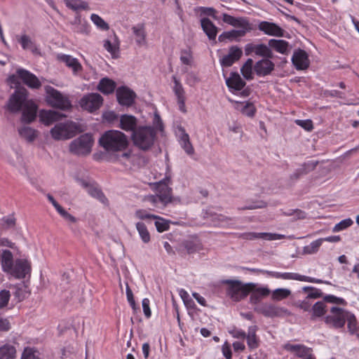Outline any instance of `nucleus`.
Wrapping results in <instances>:
<instances>
[{
	"instance_id": "69168bd1",
	"label": "nucleus",
	"mask_w": 359,
	"mask_h": 359,
	"mask_svg": "<svg viewBox=\"0 0 359 359\" xmlns=\"http://www.w3.org/2000/svg\"><path fill=\"white\" fill-rule=\"evenodd\" d=\"M102 118L109 123H113L118 120V115L113 111H108L102 114Z\"/></svg>"
},
{
	"instance_id": "4d7b16f0",
	"label": "nucleus",
	"mask_w": 359,
	"mask_h": 359,
	"mask_svg": "<svg viewBox=\"0 0 359 359\" xmlns=\"http://www.w3.org/2000/svg\"><path fill=\"white\" fill-rule=\"evenodd\" d=\"M132 29L133 34L139 38L136 41L137 43L140 44L142 41H144L145 40L146 34L143 25H138L137 27H133Z\"/></svg>"
},
{
	"instance_id": "1a4fd4ad",
	"label": "nucleus",
	"mask_w": 359,
	"mask_h": 359,
	"mask_svg": "<svg viewBox=\"0 0 359 359\" xmlns=\"http://www.w3.org/2000/svg\"><path fill=\"white\" fill-rule=\"evenodd\" d=\"M46 91L47 93L46 100L52 107L62 110L69 109L72 107L69 100L59 90L50 86H47Z\"/></svg>"
},
{
	"instance_id": "c756f323",
	"label": "nucleus",
	"mask_w": 359,
	"mask_h": 359,
	"mask_svg": "<svg viewBox=\"0 0 359 359\" xmlns=\"http://www.w3.org/2000/svg\"><path fill=\"white\" fill-rule=\"evenodd\" d=\"M245 36V31L244 30H237V29H232L228 32H224L222 33L219 37L218 40L219 42H226L229 41H233L236 40L238 41V38L243 37Z\"/></svg>"
},
{
	"instance_id": "20e7f679",
	"label": "nucleus",
	"mask_w": 359,
	"mask_h": 359,
	"mask_svg": "<svg viewBox=\"0 0 359 359\" xmlns=\"http://www.w3.org/2000/svg\"><path fill=\"white\" fill-rule=\"evenodd\" d=\"M222 283L227 285L226 294L235 302H239L245 298L254 290V283H243L241 280L226 279Z\"/></svg>"
},
{
	"instance_id": "f03ea898",
	"label": "nucleus",
	"mask_w": 359,
	"mask_h": 359,
	"mask_svg": "<svg viewBox=\"0 0 359 359\" xmlns=\"http://www.w3.org/2000/svg\"><path fill=\"white\" fill-rule=\"evenodd\" d=\"M1 269L9 278L20 280L30 277L32 264L27 259H14L9 250H4L1 253Z\"/></svg>"
},
{
	"instance_id": "f257e3e1",
	"label": "nucleus",
	"mask_w": 359,
	"mask_h": 359,
	"mask_svg": "<svg viewBox=\"0 0 359 359\" xmlns=\"http://www.w3.org/2000/svg\"><path fill=\"white\" fill-rule=\"evenodd\" d=\"M99 143L108 152L123 151L121 154H112L105 156L108 161L121 162L122 158L128 160L131 156V151H126L129 144L127 136L119 130L106 131L100 138Z\"/></svg>"
},
{
	"instance_id": "0e129e2a",
	"label": "nucleus",
	"mask_w": 359,
	"mask_h": 359,
	"mask_svg": "<svg viewBox=\"0 0 359 359\" xmlns=\"http://www.w3.org/2000/svg\"><path fill=\"white\" fill-rule=\"evenodd\" d=\"M296 123L302 127L304 129H305L307 131H311L313 128V124L311 120L306 119V120H296Z\"/></svg>"
},
{
	"instance_id": "49530a36",
	"label": "nucleus",
	"mask_w": 359,
	"mask_h": 359,
	"mask_svg": "<svg viewBox=\"0 0 359 359\" xmlns=\"http://www.w3.org/2000/svg\"><path fill=\"white\" fill-rule=\"evenodd\" d=\"M241 111L243 114L246 115L249 117H253L256 113V108L252 102H241Z\"/></svg>"
},
{
	"instance_id": "ddd939ff",
	"label": "nucleus",
	"mask_w": 359,
	"mask_h": 359,
	"mask_svg": "<svg viewBox=\"0 0 359 359\" xmlns=\"http://www.w3.org/2000/svg\"><path fill=\"white\" fill-rule=\"evenodd\" d=\"M116 95L118 103L121 106L127 107L133 105L137 97L136 93L126 86L116 88Z\"/></svg>"
},
{
	"instance_id": "e2e57ef3",
	"label": "nucleus",
	"mask_w": 359,
	"mask_h": 359,
	"mask_svg": "<svg viewBox=\"0 0 359 359\" xmlns=\"http://www.w3.org/2000/svg\"><path fill=\"white\" fill-rule=\"evenodd\" d=\"M191 50L189 48L182 50L180 60L182 64L186 65H189L191 63Z\"/></svg>"
},
{
	"instance_id": "3c124183",
	"label": "nucleus",
	"mask_w": 359,
	"mask_h": 359,
	"mask_svg": "<svg viewBox=\"0 0 359 359\" xmlns=\"http://www.w3.org/2000/svg\"><path fill=\"white\" fill-rule=\"evenodd\" d=\"M74 32L88 35L90 32V25L85 20H82L81 22L76 26L72 27Z\"/></svg>"
},
{
	"instance_id": "393cba45",
	"label": "nucleus",
	"mask_w": 359,
	"mask_h": 359,
	"mask_svg": "<svg viewBox=\"0 0 359 359\" xmlns=\"http://www.w3.org/2000/svg\"><path fill=\"white\" fill-rule=\"evenodd\" d=\"M201 25L203 31L205 33L210 40L216 39L218 28L208 18H203L201 20Z\"/></svg>"
},
{
	"instance_id": "4be33fe9",
	"label": "nucleus",
	"mask_w": 359,
	"mask_h": 359,
	"mask_svg": "<svg viewBox=\"0 0 359 359\" xmlns=\"http://www.w3.org/2000/svg\"><path fill=\"white\" fill-rule=\"evenodd\" d=\"M137 125V119L135 116L129 114H123L120 116V124L119 127L126 131V132H132L137 129L138 126Z\"/></svg>"
},
{
	"instance_id": "79ce46f5",
	"label": "nucleus",
	"mask_w": 359,
	"mask_h": 359,
	"mask_svg": "<svg viewBox=\"0 0 359 359\" xmlns=\"http://www.w3.org/2000/svg\"><path fill=\"white\" fill-rule=\"evenodd\" d=\"M233 27L241 28L240 30H244L245 35L248 32H250L252 29V24L248 19L243 17L236 18Z\"/></svg>"
},
{
	"instance_id": "a19ab883",
	"label": "nucleus",
	"mask_w": 359,
	"mask_h": 359,
	"mask_svg": "<svg viewBox=\"0 0 359 359\" xmlns=\"http://www.w3.org/2000/svg\"><path fill=\"white\" fill-rule=\"evenodd\" d=\"M136 229L143 243H149L151 241V236L145 224L140 222H137Z\"/></svg>"
},
{
	"instance_id": "4c0bfd02",
	"label": "nucleus",
	"mask_w": 359,
	"mask_h": 359,
	"mask_svg": "<svg viewBox=\"0 0 359 359\" xmlns=\"http://www.w3.org/2000/svg\"><path fill=\"white\" fill-rule=\"evenodd\" d=\"M316 163H304L301 168L297 169L290 176L293 180H298L301 176L306 175L316 168Z\"/></svg>"
},
{
	"instance_id": "a18cd8bd",
	"label": "nucleus",
	"mask_w": 359,
	"mask_h": 359,
	"mask_svg": "<svg viewBox=\"0 0 359 359\" xmlns=\"http://www.w3.org/2000/svg\"><path fill=\"white\" fill-rule=\"evenodd\" d=\"M172 79L174 82L173 91L177 97V100L186 98L185 91L180 81L177 79L175 76H172Z\"/></svg>"
},
{
	"instance_id": "2eb2a0df",
	"label": "nucleus",
	"mask_w": 359,
	"mask_h": 359,
	"mask_svg": "<svg viewBox=\"0 0 359 359\" xmlns=\"http://www.w3.org/2000/svg\"><path fill=\"white\" fill-rule=\"evenodd\" d=\"M202 249V243L196 236H190L183 240L180 244V250H185L189 255L198 252Z\"/></svg>"
},
{
	"instance_id": "774afa93",
	"label": "nucleus",
	"mask_w": 359,
	"mask_h": 359,
	"mask_svg": "<svg viewBox=\"0 0 359 359\" xmlns=\"http://www.w3.org/2000/svg\"><path fill=\"white\" fill-rule=\"evenodd\" d=\"M229 332L233 338L244 339L246 337V333L244 331L235 327L229 330Z\"/></svg>"
},
{
	"instance_id": "f8f14e48",
	"label": "nucleus",
	"mask_w": 359,
	"mask_h": 359,
	"mask_svg": "<svg viewBox=\"0 0 359 359\" xmlns=\"http://www.w3.org/2000/svg\"><path fill=\"white\" fill-rule=\"evenodd\" d=\"M103 97L97 93L84 95L79 100L81 107L88 112H94L99 109L103 104Z\"/></svg>"
},
{
	"instance_id": "f704fd0d",
	"label": "nucleus",
	"mask_w": 359,
	"mask_h": 359,
	"mask_svg": "<svg viewBox=\"0 0 359 359\" xmlns=\"http://www.w3.org/2000/svg\"><path fill=\"white\" fill-rule=\"evenodd\" d=\"M114 41L111 43V41L109 39H106L104 41L103 46L104 48L111 53L112 57H117V54L119 52V41L117 36L114 33Z\"/></svg>"
},
{
	"instance_id": "c9c22d12",
	"label": "nucleus",
	"mask_w": 359,
	"mask_h": 359,
	"mask_svg": "<svg viewBox=\"0 0 359 359\" xmlns=\"http://www.w3.org/2000/svg\"><path fill=\"white\" fill-rule=\"evenodd\" d=\"M182 135L180 137V144L184 151L189 156L194 154V149L190 142L189 135L185 132L184 128L181 129Z\"/></svg>"
},
{
	"instance_id": "9b49d317",
	"label": "nucleus",
	"mask_w": 359,
	"mask_h": 359,
	"mask_svg": "<svg viewBox=\"0 0 359 359\" xmlns=\"http://www.w3.org/2000/svg\"><path fill=\"white\" fill-rule=\"evenodd\" d=\"M330 313V315L325 316V323L334 329L343 328L346 324L348 311L339 307L332 306Z\"/></svg>"
},
{
	"instance_id": "bf43d9fd",
	"label": "nucleus",
	"mask_w": 359,
	"mask_h": 359,
	"mask_svg": "<svg viewBox=\"0 0 359 359\" xmlns=\"http://www.w3.org/2000/svg\"><path fill=\"white\" fill-rule=\"evenodd\" d=\"M323 300L326 302L332 303V304H341V305H346V302L344 299L341 297H337L332 294H327L323 297Z\"/></svg>"
},
{
	"instance_id": "13d9d810",
	"label": "nucleus",
	"mask_w": 359,
	"mask_h": 359,
	"mask_svg": "<svg viewBox=\"0 0 359 359\" xmlns=\"http://www.w3.org/2000/svg\"><path fill=\"white\" fill-rule=\"evenodd\" d=\"M135 217L140 219H154L156 218H158V215H155L153 214L149 213L147 210L143 209H140L135 211Z\"/></svg>"
},
{
	"instance_id": "8fccbe9b",
	"label": "nucleus",
	"mask_w": 359,
	"mask_h": 359,
	"mask_svg": "<svg viewBox=\"0 0 359 359\" xmlns=\"http://www.w3.org/2000/svg\"><path fill=\"white\" fill-rule=\"evenodd\" d=\"M67 6L73 11H78L80 9L82 10H88L89 6L86 1H83L80 0H73L72 2H67L66 4Z\"/></svg>"
},
{
	"instance_id": "473e14b6",
	"label": "nucleus",
	"mask_w": 359,
	"mask_h": 359,
	"mask_svg": "<svg viewBox=\"0 0 359 359\" xmlns=\"http://www.w3.org/2000/svg\"><path fill=\"white\" fill-rule=\"evenodd\" d=\"M15 291L13 293L15 298L18 302H20L27 299L31 294V291L27 284L16 285L15 287Z\"/></svg>"
},
{
	"instance_id": "6e6552de",
	"label": "nucleus",
	"mask_w": 359,
	"mask_h": 359,
	"mask_svg": "<svg viewBox=\"0 0 359 359\" xmlns=\"http://www.w3.org/2000/svg\"><path fill=\"white\" fill-rule=\"evenodd\" d=\"M93 138L89 133H85L74 140L69 144V151L76 156H87L91 152Z\"/></svg>"
},
{
	"instance_id": "09e8293b",
	"label": "nucleus",
	"mask_w": 359,
	"mask_h": 359,
	"mask_svg": "<svg viewBox=\"0 0 359 359\" xmlns=\"http://www.w3.org/2000/svg\"><path fill=\"white\" fill-rule=\"evenodd\" d=\"M291 294V291L285 288H278L272 292V299L276 301L287 298Z\"/></svg>"
},
{
	"instance_id": "c03bdc74",
	"label": "nucleus",
	"mask_w": 359,
	"mask_h": 359,
	"mask_svg": "<svg viewBox=\"0 0 359 359\" xmlns=\"http://www.w3.org/2000/svg\"><path fill=\"white\" fill-rule=\"evenodd\" d=\"M252 66H253L252 59L248 58L241 69V72L243 77L247 80H251L253 79Z\"/></svg>"
},
{
	"instance_id": "680f3d73",
	"label": "nucleus",
	"mask_w": 359,
	"mask_h": 359,
	"mask_svg": "<svg viewBox=\"0 0 359 359\" xmlns=\"http://www.w3.org/2000/svg\"><path fill=\"white\" fill-rule=\"evenodd\" d=\"M267 206V203L264 201H258L255 202L253 204L246 205L242 208H238L239 210H254L258 208H264Z\"/></svg>"
},
{
	"instance_id": "72a5a7b5",
	"label": "nucleus",
	"mask_w": 359,
	"mask_h": 359,
	"mask_svg": "<svg viewBox=\"0 0 359 359\" xmlns=\"http://www.w3.org/2000/svg\"><path fill=\"white\" fill-rule=\"evenodd\" d=\"M88 188V193L93 198L97 199L102 203L104 205L109 204V201L105 196L102 191L95 185H86Z\"/></svg>"
},
{
	"instance_id": "864d4df0",
	"label": "nucleus",
	"mask_w": 359,
	"mask_h": 359,
	"mask_svg": "<svg viewBox=\"0 0 359 359\" xmlns=\"http://www.w3.org/2000/svg\"><path fill=\"white\" fill-rule=\"evenodd\" d=\"M90 19L93 22L102 30H108L109 29V25L98 15L92 14Z\"/></svg>"
},
{
	"instance_id": "58836bf2",
	"label": "nucleus",
	"mask_w": 359,
	"mask_h": 359,
	"mask_svg": "<svg viewBox=\"0 0 359 359\" xmlns=\"http://www.w3.org/2000/svg\"><path fill=\"white\" fill-rule=\"evenodd\" d=\"M16 349L13 345L6 344L0 347V359H15Z\"/></svg>"
},
{
	"instance_id": "6e6d98bb",
	"label": "nucleus",
	"mask_w": 359,
	"mask_h": 359,
	"mask_svg": "<svg viewBox=\"0 0 359 359\" xmlns=\"http://www.w3.org/2000/svg\"><path fill=\"white\" fill-rule=\"evenodd\" d=\"M353 224V221L351 218H347L337 223L332 229L333 232H339L343 231Z\"/></svg>"
},
{
	"instance_id": "bb28decb",
	"label": "nucleus",
	"mask_w": 359,
	"mask_h": 359,
	"mask_svg": "<svg viewBox=\"0 0 359 359\" xmlns=\"http://www.w3.org/2000/svg\"><path fill=\"white\" fill-rule=\"evenodd\" d=\"M268 45L270 49H273L276 52L287 55L289 52V43L283 39H271L269 40Z\"/></svg>"
},
{
	"instance_id": "7c9ffc66",
	"label": "nucleus",
	"mask_w": 359,
	"mask_h": 359,
	"mask_svg": "<svg viewBox=\"0 0 359 359\" xmlns=\"http://www.w3.org/2000/svg\"><path fill=\"white\" fill-rule=\"evenodd\" d=\"M20 136L27 142H33L38 136V131L29 126H22L18 128Z\"/></svg>"
},
{
	"instance_id": "c85d7f7f",
	"label": "nucleus",
	"mask_w": 359,
	"mask_h": 359,
	"mask_svg": "<svg viewBox=\"0 0 359 359\" xmlns=\"http://www.w3.org/2000/svg\"><path fill=\"white\" fill-rule=\"evenodd\" d=\"M116 86L115 81L106 77L100 81L97 88L102 93L109 95L114 91Z\"/></svg>"
},
{
	"instance_id": "39448f33",
	"label": "nucleus",
	"mask_w": 359,
	"mask_h": 359,
	"mask_svg": "<svg viewBox=\"0 0 359 359\" xmlns=\"http://www.w3.org/2000/svg\"><path fill=\"white\" fill-rule=\"evenodd\" d=\"M20 80L32 89H39L41 86V82L37 76L23 68L18 69L15 72V74L10 75L7 79V82L9 84L15 85V87L22 86Z\"/></svg>"
},
{
	"instance_id": "9d476101",
	"label": "nucleus",
	"mask_w": 359,
	"mask_h": 359,
	"mask_svg": "<svg viewBox=\"0 0 359 359\" xmlns=\"http://www.w3.org/2000/svg\"><path fill=\"white\" fill-rule=\"evenodd\" d=\"M77 130L78 126L75 123H60L50 130V134L55 140H68L75 136Z\"/></svg>"
},
{
	"instance_id": "f3484780",
	"label": "nucleus",
	"mask_w": 359,
	"mask_h": 359,
	"mask_svg": "<svg viewBox=\"0 0 359 359\" xmlns=\"http://www.w3.org/2000/svg\"><path fill=\"white\" fill-rule=\"evenodd\" d=\"M292 62L297 70L306 69L310 65L307 53L300 48L294 52L292 57Z\"/></svg>"
},
{
	"instance_id": "603ef678",
	"label": "nucleus",
	"mask_w": 359,
	"mask_h": 359,
	"mask_svg": "<svg viewBox=\"0 0 359 359\" xmlns=\"http://www.w3.org/2000/svg\"><path fill=\"white\" fill-rule=\"evenodd\" d=\"M285 238V236L279 233H257V239H263L266 241L280 240Z\"/></svg>"
},
{
	"instance_id": "cd10ccee",
	"label": "nucleus",
	"mask_w": 359,
	"mask_h": 359,
	"mask_svg": "<svg viewBox=\"0 0 359 359\" xmlns=\"http://www.w3.org/2000/svg\"><path fill=\"white\" fill-rule=\"evenodd\" d=\"M58 60L71 68L74 73H77L82 70V66L76 58L69 55H58Z\"/></svg>"
},
{
	"instance_id": "7ed1b4c3",
	"label": "nucleus",
	"mask_w": 359,
	"mask_h": 359,
	"mask_svg": "<svg viewBox=\"0 0 359 359\" xmlns=\"http://www.w3.org/2000/svg\"><path fill=\"white\" fill-rule=\"evenodd\" d=\"M156 138V130L152 126H138L131 135L134 145L143 151L151 149Z\"/></svg>"
},
{
	"instance_id": "0eeeda50",
	"label": "nucleus",
	"mask_w": 359,
	"mask_h": 359,
	"mask_svg": "<svg viewBox=\"0 0 359 359\" xmlns=\"http://www.w3.org/2000/svg\"><path fill=\"white\" fill-rule=\"evenodd\" d=\"M15 88V90L10 96L7 103L8 110L14 114L20 112L27 104V102L30 100H28V90L25 87L18 86Z\"/></svg>"
},
{
	"instance_id": "6ab92c4d",
	"label": "nucleus",
	"mask_w": 359,
	"mask_h": 359,
	"mask_svg": "<svg viewBox=\"0 0 359 359\" xmlns=\"http://www.w3.org/2000/svg\"><path fill=\"white\" fill-rule=\"evenodd\" d=\"M37 105L33 100H29L20 111L22 116L20 121L22 123L29 124L32 123L36 118Z\"/></svg>"
},
{
	"instance_id": "412c9836",
	"label": "nucleus",
	"mask_w": 359,
	"mask_h": 359,
	"mask_svg": "<svg viewBox=\"0 0 359 359\" xmlns=\"http://www.w3.org/2000/svg\"><path fill=\"white\" fill-rule=\"evenodd\" d=\"M278 278H282L285 280H296L299 281L308 282V283H326L330 284L329 282L323 281L320 279H317L315 278L300 275L296 273H280L279 272Z\"/></svg>"
},
{
	"instance_id": "5701e85b",
	"label": "nucleus",
	"mask_w": 359,
	"mask_h": 359,
	"mask_svg": "<svg viewBox=\"0 0 359 359\" xmlns=\"http://www.w3.org/2000/svg\"><path fill=\"white\" fill-rule=\"evenodd\" d=\"M65 115L52 110H41L39 113V119L46 126H50L53 123L60 120Z\"/></svg>"
},
{
	"instance_id": "ea45409f",
	"label": "nucleus",
	"mask_w": 359,
	"mask_h": 359,
	"mask_svg": "<svg viewBox=\"0 0 359 359\" xmlns=\"http://www.w3.org/2000/svg\"><path fill=\"white\" fill-rule=\"evenodd\" d=\"M255 53L263 58L273 57V53L271 49L269 48V46H267L264 43L257 44Z\"/></svg>"
},
{
	"instance_id": "a878e982",
	"label": "nucleus",
	"mask_w": 359,
	"mask_h": 359,
	"mask_svg": "<svg viewBox=\"0 0 359 359\" xmlns=\"http://www.w3.org/2000/svg\"><path fill=\"white\" fill-rule=\"evenodd\" d=\"M258 327L252 325L248 327V334H246L247 344L250 350L256 349L259 346V339L257 335Z\"/></svg>"
},
{
	"instance_id": "de8ad7c7",
	"label": "nucleus",
	"mask_w": 359,
	"mask_h": 359,
	"mask_svg": "<svg viewBox=\"0 0 359 359\" xmlns=\"http://www.w3.org/2000/svg\"><path fill=\"white\" fill-rule=\"evenodd\" d=\"M347 321V327L351 334H354L357 331V320L355 316L348 311L347 316L346 317Z\"/></svg>"
},
{
	"instance_id": "aec40b11",
	"label": "nucleus",
	"mask_w": 359,
	"mask_h": 359,
	"mask_svg": "<svg viewBox=\"0 0 359 359\" xmlns=\"http://www.w3.org/2000/svg\"><path fill=\"white\" fill-rule=\"evenodd\" d=\"M242 55L243 51L241 48L236 46H233L230 47L229 53L220 59V64L223 67H231L233 63L240 60Z\"/></svg>"
},
{
	"instance_id": "a211bd4d",
	"label": "nucleus",
	"mask_w": 359,
	"mask_h": 359,
	"mask_svg": "<svg viewBox=\"0 0 359 359\" xmlns=\"http://www.w3.org/2000/svg\"><path fill=\"white\" fill-rule=\"evenodd\" d=\"M258 29L265 34L277 37L284 36L285 31L274 22L262 21L258 25Z\"/></svg>"
},
{
	"instance_id": "2f4dec72",
	"label": "nucleus",
	"mask_w": 359,
	"mask_h": 359,
	"mask_svg": "<svg viewBox=\"0 0 359 359\" xmlns=\"http://www.w3.org/2000/svg\"><path fill=\"white\" fill-rule=\"evenodd\" d=\"M18 41L20 43L22 49H29L33 53H39L35 43L27 34H22L20 36H17Z\"/></svg>"
},
{
	"instance_id": "423d86ee",
	"label": "nucleus",
	"mask_w": 359,
	"mask_h": 359,
	"mask_svg": "<svg viewBox=\"0 0 359 359\" xmlns=\"http://www.w3.org/2000/svg\"><path fill=\"white\" fill-rule=\"evenodd\" d=\"M156 195H149L144 198L155 206L158 207L160 203L163 207H165L168 203L172 201V190L164 181H160L155 184Z\"/></svg>"
},
{
	"instance_id": "338daca9",
	"label": "nucleus",
	"mask_w": 359,
	"mask_h": 359,
	"mask_svg": "<svg viewBox=\"0 0 359 359\" xmlns=\"http://www.w3.org/2000/svg\"><path fill=\"white\" fill-rule=\"evenodd\" d=\"M1 221L3 222L4 225H5L6 228L7 229L14 227L16 223V219L14 217L13 215L7 217H4L1 219Z\"/></svg>"
},
{
	"instance_id": "5fc2aeb1",
	"label": "nucleus",
	"mask_w": 359,
	"mask_h": 359,
	"mask_svg": "<svg viewBox=\"0 0 359 359\" xmlns=\"http://www.w3.org/2000/svg\"><path fill=\"white\" fill-rule=\"evenodd\" d=\"M155 226L156 228V230L158 232H163L165 231H168L170 228V224L169 222L166 219L161 217L158 216V218L155 219Z\"/></svg>"
},
{
	"instance_id": "37998d69",
	"label": "nucleus",
	"mask_w": 359,
	"mask_h": 359,
	"mask_svg": "<svg viewBox=\"0 0 359 359\" xmlns=\"http://www.w3.org/2000/svg\"><path fill=\"white\" fill-rule=\"evenodd\" d=\"M322 244L323 240H321V238H318L313 241L310 245H306L303 248V254L313 255L316 253L319 250Z\"/></svg>"
},
{
	"instance_id": "052dcab7",
	"label": "nucleus",
	"mask_w": 359,
	"mask_h": 359,
	"mask_svg": "<svg viewBox=\"0 0 359 359\" xmlns=\"http://www.w3.org/2000/svg\"><path fill=\"white\" fill-rule=\"evenodd\" d=\"M11 297L8 290H3L0 291V309L6 306Z\"/></svg>"
},
{
	"instance_id": "e433bc0d",
	"label": "nucleus",
	"mask_w": 359,
	"mask_h": 359,
	"mask_svg": "<svg viewBox=\"0 0 359 359\" xmlns=\"http://www.w3.org/2000/svg\"><path fill=\"white\" fill-rule=\"evenodd\" d=\"M326 306L322 301L317 302L311 307V320H315L317 318L323 316L326 313Z\"/></svg>"
},
{
	"instance_id": "b1692460",
	"label": "nucleus",
	"mask_w": 359,
	"mask_h": 359,
	"mask_svg": "<svg viewBox=\"0 0 359 359\" xmlns=\"http://www.w3.org/2000/svg\"><path fill=\"white\" fill-rule=\"evenodd\" d=\"M226 84L228 88L234 90H241L246 83L243 81L238 72H233L230 74V76L226 79Z\"/></svg>"
},
{
	"instance_id": "4468645a",
	"label": "nucleus",
	"mask_w": 359,
	"mask_h": 359,
	"mask_svg": "<svg viewBox=\"0 0 359 359\" xmlns=\"http://www.w3.org/2000/svg\"><path fill=\"white\" fill-rule=\"evenodd\" d=\"M255 311L265 317L274 318L283 315H289L290 312L287 309L278 307L271 304H264L255 309Z\"/></svg>"
},
{
	"instance_id": "dca6fc26",
	"label": "nucleus",
	"mask_w": 359,
	"mask_h": 359,
	"mask_svg": "<svg viewBox=\"0 0 359 359\" xmlns=\"http://www.w3.org/2000/svg\"><path fill=\"white\" fill-rule=\"evenodd\" d=\"M271 58H262L255 62L253 69L258 76H266L270 75L274 70L275 65L270 60Z\"/></svg>"
}]
</instances>
